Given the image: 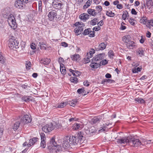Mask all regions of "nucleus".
I'll return each mask as SVG.
<instances>
[{"instance_id":"1","label":"nucleus","mask_w":153,"mask_h":153,"mask_svg":"<svg viewBox=\"0 0 153 153\" xmlns=\"http://www.w3.org/2000/svg\"><path fill=\"white\" fill-rule=\"evenodd\" d=\"M117 142L120 144L128 143L130 146L134 147L140 146L141 143V142L139 139H136L131 136L127 137H125L121 139H118Z\"/></svg>"},{"instance_id":"2","label":"nucleus","mask_w":153,"mask_h":153,"mask_svg":"<svg viewBox=\"0 0 153 153\" xmlns=\"http://www.w3.org/2000/svg\"><path fill=\"white\" fill-rule=\"evenodd\" d=\"M84 134L83 132H79L78 133L76 134L74 136H71L72 138H71V140H72V142L75 143V145L78 143L81 144L82 143V138L83 137ZM71 141L72 142V140Z\"/></svg>"},{"instance_id":"3","label":"nucleus","mask_w":153,"mask_h":153,"mask_svg":"<svg viewBox=\"0 0 153 153\" xmlns=\"http://www.w3.org/2000/svg\"><path fill=\"white\" fill-rule=\"evenodd\" d=\"M8 46L11 49H16L19 48V42L14 37H12L9 40Z\"/></svg>"},{"instance_id":"4","label":"nucleus","mask_w":153,"mask_h":153,"mask_svg":"<svg viewBox=\"0 0 153 153\" xmlns=\"http://www.w3.org/2000/svg\"><path fill=\"white\" fill-rule=\"evenodd\" d=\"M71 138H72L71 136L70 137H64L62 143V146L64 149L69 148L71 146L76 145L75 143H74V142L71 141Z\"/></svg>"},{"instance_id":"5","label":"nucleus","mask_w":153,"mask_h":153,"mask_svg":"<svg viewBox=\"0 0 153 153\" xmlns=\"http://www.w3.org/2000/svg\"><path fill=\"white\" fill-rule=\"evenodd\" d=\"M7 22L9 25L12 28L15 29L16 28L17 24L15 18L12 14H10L8 16Z\"/></svg>"},{"instance_id":"6","label":"nucleus","mask_w":153,"mask_h":153,"mask_svg":"<svg viewBox=\"0 0 153 153\" xmlns=\"http://www.w3.org/2000/svg\"><path fill=\"white\" fill-rule=\"evenodd\" d=\"M52 6L55 8L61 10L64 7V4L62 0H54L52 3Z\"/></svg>"},{"instance_id":"7","label":"nucleus","mask_w":153,"mask_h":153,"mask_svg":"<svg viewBox=\"0 0 153 153\" xmlns=\"http://www.w3.org/2000/svg\"><path fill=\"white\" fill-rule=\"evenodd\" d=\"M54 128L52 123L45 125L42 128L43 131L45 133H49L54 129Z\"/></svg>"},{"instance_id":"8","label":"nucleus","mask_w":153,"mask_h":153,"mask_svg":"<svg viewBox=\"0 0 153 153\" xmlns=\"http://www.w3.org/2000/svg\"><path fill=\"white\" fill-rule=\"evenodd\" d=\"M55 137L53 136L51 138V139L50 142L48 145V148L50 151L52 152V150H53L54 146H56L57 143L55 140Z\"/></svg>"},{"instance_id":"9","label":"nucleus","mask_w":153,"mask_h":153,"mask_svg":"<svg viewBox=\"0 0 153 153\" xmlns=\"http://www.w3.org/2000/svg\"><path fill=\"white\" fill-rule=\"evenodd\" d=\"M32 120L31 118L29 115H25L21 119L20 121L22 123L25 125L30 123Z\"/></svg>"},{"instance_id":"10","label":"nucleus","mask_w":153,"mask_h":153,"mask_svg":"<svg viewBox=\"0 0 153 153\" xmlns=\"http://www.w3.org/2000/svg\"><path fill=\"white\" fill-rule=\"evenodd\" d=\"M57 15L56 12L54 10H51L48 15V16L49 20L51 21H53L57 18Z\"/></svg>"},{"instance_id":"11","label":"nucleus","mask_w":153,"mask_h":153,"mask_svg":"<svg viewBox=\"0 0 153 153\" xmlns=\"http://www.w3.org/2000/svg\"><path fill=\"white\" fill-rule=\"evenodd\" d=\"M105 56V54L104 53H101L94 57L92 59L96 62L100 61L104 58Z\"/></svg>"},{"instance_id":"12","label":"nucleus","mask_w":153,"mask_h":153,"mask_svg":"<svg viewBox=\"0 0 153 153\" xmlns=\"http://www.w3.org/2000/svg\"><path fill=\"white\" fill-rule=\"evenodd\" d=\"M14 5L16 8L20 9H23L25 5L22 0H16Z\"/></svg>"},{"instance_id":"13","label":"nucleus","mask_w":153,"mask_h":153,"mask_svg":"<svg viewBox=\"0 0 153 153\" xmlns=\"http://www.w3.org/2000/svg\"><path fill=\"white\" fill-rule=\"evenodd\" d=\"M91 63L90 65V66L92 68H97L101 66L100 63H96V61H94L92 59L91 60Z\"/></svg>"},{"instance_id":"14","label":"nucleus","mask_w":153,"mask_h":153,"mask_svg":"<svg viewBox=\"0 0 153 153\" xmlns=\"http://www.w3.org/2000/svg\"><path fill=\"white\" fill-rule=\"evenodd\" d=\"M83 127V125L81 123H76L72 126V128L74 130H77L81 129Z\"/></svg>"},{"instance_id":"15","label":"nucleus","mask_w":153,"mask_h":153,"mask_svg":"<svg viewBox=\"0 0 153 153\" xmlns=\"http://www.w3.org/2000/svg\"><path fill=\"white\" fill-rule=\"evenodd\" d=\"M50 59L47 58H44L41 59L40 60V63L46 65H48L51 62Z\"/></svg>"},{"instance_id":"16","label":"nucleus","mask_w":153,"mask_h":153,"mask_svg":"<svg viewBox=\"0 0 153 153\" xmlns=\"http://www.w3.org/2000/svg\"><path fill=\"white\" fill-rule=\"evenodd\" d=\"M39 139L37 137H33L29 140V142L28 147H30L33 145Z\"/></svg>"},{"instance_id":"17","label":"nucleus","mask_w":153,"mask_h":153,"mask_svg":"<svg viewBox=\"0 0 153 153\" xmlns=\"http://www.w3.org/2000/svg\"><path fill=\"white\" fill-rule=\"evenodd\" d=\"M71 58L72 60L76 61V62H79L80 59V55L78 54H75L71 56Z\"/></svg>"},{"instance_id":"18","label":"nucleus","mask_w":153,"mask_h":153,"mask_svg":"<svg viewBox=\"0 0 153 153\" xmlns=\"http://www.w3.org/2000/svg\"><path fill=\"white\" fill-rule=\"evenodd\" d=\"M111 125V123H105L101 125L100 129L99 130L100 131H104L106 130L107 126H108L110 125Z\"/></svg>"},{"instance_id":"19","label":"nucleus","mask_w":153,"mask_h":153,"mask_svg":"<svg viewBox=\"0 0 153 153\" xmlns=\"http://www.w3.org/2000/svg\"><path fill=\"white\" fill-rule=\"evenodd\" d=\"M79 17L81 19L86 21L89 18V16L87 13H83L81 14L79 16Z\"/></svg>"},{"instance_id":"20","label":"nucleus","mask_w":153,"mask_h":153,"mask_svg":"<svg viewBox=\"0 0 153 153\" xmlns=\"http://www.w3.org/2000/svg\"><path fill=\"white\" fill-rule=\"evenodd\" d=\"M68 103L67 102H63L60 103H58L57 105H56V106L55 107L56 108H62L65 106Z\"/></svg>"},{"instance_id":"21","label":"nucleus","mask_w":153,"mask_h":153,"mask_svg":"<svg viewBox=\"0 0 153 153\" xmlns=\"http://www.w3.org/2000/svg\"><path fill=\"white\" fill-rule=\"evenodd\" d=\"M106 45L104 43H101L99 45L98 48L96 50L97 51L103 50L106 48Z\"/></svg>"},{"instance_id":"22","label":"nucleus","mask_w":153,"mask_h":153,"mask_svg":"<svg viewBox=\"0 0 153 153\" xmlns=\"http://www.w3.org/2000/svg\"><path fill=\"white\" fill-rule=\"evenodd\" d=\"M60 71L61 74L63 75H65L66 74V70L63 64H60Z\"/></svg>"},{"instance_id":"23","label":"nucleus","mask_w":153,"mask_h":153,"mask_svg":"<svg viewBox=\"0 0 153 153\" xmlns=\"http://www.w3.org/2000/svg\"><path fill=\"white\" fill-rule=\"evenodd\" d=\"M127 47L130 49H132L135 46V43L133 41H130L126 44Z\"/></svg>"},{"instance_id":"24","label":"nucleus","mask_w":153,"mask_h":153,"mask_svg":"<svg viewBox=\"0 0 153 153\" xmlns=\"http://www.w3.org/2000/svg\"><path fill=\"white\" fill-rule=\"evenodd\" d=\"M20 123H21V122L20 120H18L14 123L13 128L14 131L17 130L20 124Z\"/></svg>"},{"instance_id":"25","label":"nucleus","mask_w":153,"mask_h":153,"mask_svg":"<svg viewBox=\"0 0 153 153\" xmlns=\"http://www.w3.org/2000/svg\"><path fill=\"white\" fill-rule=\"evenodd\" d=\"M123 40L124 42L127 44L131 40L130 36L127 35L124 36L123 38Z\"/></svg>"},{"instance_id":"26","label":"nucleus","mask_w":153,"mask_h":153,"mask_svg":"<svg viewBox=\"0 0 153 153\" xmlns=\"http://www.w3.org/2000/svg\"><path fill=\"white\" fill-rule=\"evenodd\" d=\"M30 96H24L22 98V100L24 101L25 102H28L30 101H31V99H30Z\"/></svg>"},{"instance_id":"27","label":"nucleus","mask_w":153,"mask_h":153,"mask_svg":"<svg viewBox=\"0 0 153 153\" xmlns=\"http://www.w3.org/2000/svg\"><path fill=\"white\" fill-rule=\"evenodd\" d=\"M88 13L90 15H92L93 16H95L97 14V13H96L95 10L93 9H89L88 10Z\"/></svg>"},{"instance_id":"28","label":"nucleus","mask_w":153,"mask_h":153,"mask_svg":"<svg viewBox=\"0 0 153 153\" xmlns=\"http://www.w3.org/2000/svg\"><path fill=\"white\" fill-rule=\"evenodd\" d=\"M95 50L93 48H91L89 52L87 53V56L92 57L93 56V54L95 53Z\"/></svg>"},{"instance_id":"29","label":"nucleus","mask_w":153,"mask_h":153,"mask_svg":"<svg viewBox=\"0 0 153 153\" xmlns=\"http://www.w3.org/2000/svg\"><path fill=\"white\" fill-rule=\"evenodd\" d=\"M53 150H52V151L53 152V150L55 151L56 152H59L61 150V146L60 145H57V144L56 146H54Z\"/></svg>"},{"instance_id":"30","label":"nucleus","mask_w":153,"mask_h":153,"mask_svg":"<svg viewBox=\"0 0 153 153\" xmlns=\"http://www.w3.org/2000/svg\"><path fill=\"white\" fill-rule=\"evenodd\" d=\"M101 119L100 117H94L92 119V121L94 123H99L100 120Z\"/></svg>"},{"instance_id":"31","label":"nucleus","mask_w":153,"mask_h":153,"mask_svg":"<svg viewBox=\"0 0 153 153\" xmlns=\"http://www.w3.org/2000/svg\"><path fill=\"white\" fill-rule=\"evenodd\" d=\"M106 14L108 16L111 17H113L115 15V13H114L112 12L111 11H106Z\"/></svg>"},{"instance_id":"32","label":"nucleus","mask_w":153,"mask_h":153,"mask_svg":"<svg viewBox=\"0 0 153 153\" xmlns=\"http://www.w3.org/2000/svg\"><path fill=\"white\" fill-rule=\"evenodd\" d=\"M102 10V6L100 5H98L96 6V10L95 11L97 13V14L98 13H100Z\"/></svg>"},{"instance_id":"33","label":"nucleus","mask_w":153,"mask_h":153,"mask_svg":"<svg viewBox=\"0 0 153 153\" xmlns=\"http://www.w3.org/2000/svg\"><path fill=\"white\" fill-rule=\"evenodd\" d=\"M39 46L41 49L45 50L46 49V45L44 42H39Z\"/></svg>"},{"instance_id":"34","label":"nucleus","mask_w":153,"mask_h":153,"mask_svg":"<svg viewBox=\"0 0 153 153\" xmlns=\"http://www.w3.org/2000/svg\"><path fill=\"white\" fill-rule=\"evenodd\" d=\"M92 0H88L86 3L84 5L83 8L86 9L89 7L91 4Z\"/></svg>"},{"instance_id":"35","label":"nucleus","mask_w":153,"mask_h":153,"mask_svg":"<svg viewBox=\"0 0 153 153\" xmlns=\"http://www.w3.org/2000/svg\"><path fill=\"white\" fill-rule=\"evenodd\" d=\"M147 18L146 17H143L141 18L140 20V22L141 23L145 24L146 23Z\"/></svg>"},{"instance_id":"36","label":"nucleus","mask_w":153,"mask_h":153,"mask_svg":"<svg viewBox=\"0 0 153 153\" xmlns=\"http://www.w3.org/2000/svg\"><path fill=\"white\" fill-rule=\"evenodd\" d=\"M85 90L84 88H79L77 90V92L79 94H82L83 95H85L86 94L85 93Z\"/></svg>"},{"instance_id":"37","label":"nucleus","mask_w":153,"mask_h":153,"mask_svg":"<svg viewBox=\"0 0 153 153\" xmlns=\"http://www.w3.org/2000/svg\"><path fill=\"white\" fill-rule=\"evenodd\" d=\"M146 5L148 7L150 8L153 6V1L152 0L147 1L146 2Z\"/></svg>"},{"instance_id":"38","label":"nucleus","mask_w":153,"mask_h":153,"mask_svg":"<svg viewBox=\"0 0 153 153\" xmlns=\"http://www.w3.org/2000/svg\"><path fill=\"white\" fill-rule=\"evenodd\" d=\"M108 56L111 59H113V56H114V53L112 50H110L108 53Z\"/></svg>"},{"instance_id":"39","label":"nucleus","mask_w":153,"mask_h":153,"mask_svg":"<svg viewBox=\"0 0 153 153\" xmlns=\"http://www.w3.org/2000/svg\"><path fill=\"white\" fill-rule=\"evenodd\" d=\"M98 21V19L95 18L91 21L90 23L91 25H94L97 24Z\"/></svg>"},{"instance_id":"40","label":"nucleus","mask_w":153,"mask_h":153,"mask_svg":"<svg viewBox=\"0 0 153 153\" xmlns=\"http://www.w3.org/2000/svg\"><path fill=\"white\" fill-rule=\"evenodd\" d=\"M135 100L138 103H140L141 104H143L145 102V101L140 98H135Z\"/></svg>"},{"instance_id":"41","label":"nucleus","mask_w":153,"mask_h":153,"mask_svg":"<svg viewBox=\"0 0 153 153\" xmlns=\"http://www.w3.org/2000/svg\"><path fill=\"white\" fill-rule=\"evenodd\" d=\"M70 81L71 82L75 84L78 82L77 78L75 77H71L70 78Z\"/></svg>"},{"instance_id":"42","label":"nucleus","mask_w":153,"mask_h":153,"mask_svg":"<svg viewBox=\"0 0 153 153\" xmlns=\"http://www.w3.org/2000/svg\"><path fill=\"white\" fill-rule=\"evenodd\" d=\"M6 61V59L3 56L2 54L0 55V63L1 64H4Z\"/></svg>"},{"instance_id":"43","label":"nucleus","mask_w":153,"mask_h":153,"mask_svg":"<svg viewBox=\"0 0 153 153\" xmlns=\"http://www.w3.org/2000/svg\"><path fill=\"white\" fill-rule=\"evenodd\" d=\"M40 147L42 148H44L46 147V143L45 140H41Z\"/></svg>"},{"instance_id":"44","label":"nucleus","mask_w":153,"mask_h":153,"mask_svg":"<svg viewBox=\"0 0 153 153\" xmlns=\"http://www.w3.org/2000/svg\"><path fill=\"white\" fill-rule=\"evenodd\" d=\"M77 101L76 100H73L72 101H70L69 103V105L72 106H74L77 103Z\"/></svg>"},{"instance_id":"45","label":"nucleus","mask_w":153,"mask_h":153,"mask_svg":"<svg viewBox=\"0 0 153 153\" xmlns=\"http://www.w3.org/2000/svg\"><path fill=\"white\" fill-rule=\"evenodd\" d=\"M74 31L76 33L77 35H78L81 34L80 29L78 27H76L74 29Z\"/></svg>"},{"instance_id":"46","label":"nucleus","mask_w":153,"mask_h":153,"mask_svg":"<svg viewBox=\"0 0 153 153\" xmlns=\"http://www.w3.org/2000/svg\"><path fill=\"white\" fill-rule=\"evenodd\" d=\"M144 51L142 49H140L137 52V54L140 55V56L144 55Z\"/></svg>"},{"instance_id":"47","label":"nucleus","mask_w":153,"mask_h":153,"mask_svg":"<svg viewBox=\"0 0 153 153\" xmlns=\"http://www.w3.org/2000/svg\"><path fill=\"white\" fill-rule=\"evenodd\" d=\"M91 30V29L90 28H88L87 29H85L83 33V34L84 35H88L89 34H90L89 33L90 31V30Z\"/></svg>"},{"instance_id":"48","label":"nucleus","mask_w":153,"mask_h":153,"mask_svg":"<svg viewBox=\"0 0 153 153\" xmlns=\"http://www.w3.org/2000/svg\"><path fill=\"white\" fill-rule=\"evenodd\" d=\"M21 87L23 88L28 90H29V88L30 87V86H28L25 84H23L22 85Z\"/></svg>"},{"instance_id":"49","label":"nucleus","mask_w":153,"mask_h":153,"mask_svg":"<svg viewBox=\"0 0 153 153\" xmlns=\"http://www.w3.org/2000/svg\"><path fill=\"white\" fill-rule=\"evenodd\" d=\"M31 64V63L29 61L27 62V63L26 64V67L27 69H30V68Z\"/></svg>"},{"instance_id":"50","label":"nucleus","mask_w":153,"mask_h":153,"mask_svg":"<svg viewBox=\"0 0 153 153\" xmlns=\"http://www.w3.org/2000/svg\"><path fill=\"white\" fill-rule=\"evenodd\" d=\"M126 15H128V13L127 11H126L123 14L122 17V19L125 20L126 18Z\"/></svg>"},{"instance_id":"51","label":"nucleus","mask_w":153,"mask_h":153,"mask_svg":"<svg viewBox=\"0 0 153 153\" xmlns=\"http://www.w3.org/2000/svg\"><path fill=\"white\" fill-rule=\"evenodd\" d=\"M41 140H45V135L44 133L41 132L40 133Z\"/></svg>"},{"instance_id":"52","label":"nucleus","mask_w":153,"mask_h":153,"mask_svg":"<svg viewBox=\"0 0 153 153\" xmlns=\"http://www.w3.org/2000/svg\"><path fill=\"white\" fill-rule=\"evenodd\" d=\"M85 26V25L84 24L82 23L80 26L78 27L80 29V31L81 33L82 32V31H83Z\"/></svg>"},{"instance_id":"53","label":"nucleus","mask_w":153,"mask_h":153,"mask_svg":"<svg viewBox=\"0 0 153 153\" xmlns=\"http://www.w3.org/2000/svg\"><path fill=\"white\" fill-rule=\"evenodd\" d=\"M99 63H100V65H101V64L102 65H104L106 64H107L108 63V61L106 59H104V60H102Z\"/></svg>"},{"instance_id":"54","label":"nucleus","mask_w":153,"mask_h":153,"mask_svg":"<svg viewBox=\"0 0 153 153\" xmlns=\"http://www.w3.org/2000/svg\"><path fill=\"white\" fill-rule=\"evenodd\" d=\"M134 21H135V19L131 18H130L128 20L129 22L131 25L133 26L135 25Z\"/></svg>"},{"instance_id":"55","label":"nucleus","mask_w":153,"mask_h":153,"mask_svg":"<svg viewBox=\"0 0 153 153\" xmlns=\"http://www.w3.org/2000/svg\"><path fill=\"white\" fill-rule=\"evenodd\" d=\"M89 33L88 35H89V36L90 37H93L95 36V32L93 30L92 31L91 30H90V31H89Z\"/></svg>"},{"instance_id":"56","label":"nucleus","mask_w":153,"mask_h":153,"mask_svg":"<svg viewBox=\"0 0 153 153\" xmlns=\"http://www.w3.org/2000/svg\"><path fill=\"white\" fill-rule=\"evenodd\" d=\"M68 70L74 76L77 77L76 74H75V71L74 70H72L71 69H69Z\"/></svg>"},{"instance_id":"57","label":"nucleus","mask_w":153,"mask_h":153,"mask_svg":"<svg viewBox=\"0 0 153 153\" xmlns=\"http://www.w3.org/2000/svg\"><path fill=\"white\" fill-rule=\"evenodd\" d=\"M75 74H76V76H79L81 74V73L79 71L75 70Z\"/></svg>"},{"instance_id":"58","label":"nucleus","mask_w":153,"mask_h":153,"mask_svg":"<svg viewBox=\"0 0 153 153\" xmlns=\"http://www.w3.org/2000/svg\"><path fill=\"white\" fill-rule=\"evenodd\" d=\"M58 61L59 62V63L60 64H60H62V62H64V60L62 58L60 57L59 58Z\"/></svg>"},{"instance_id":"59","label":"nucleus","mask_w":153,"mask_h":153,"mask_svg":"<svg viewBox=\"0 0 153 153\" xmlns=\"http://www.w3.org/2000/svg\"><path fill=\"white\" fill-rule=\"evenodd\" d=\"M101 28L99 26H96L94 27L93 29V30H94L95 31H97L100 29Z\"/></svg>"},{"instance_id":"60","label":"nucleus","mask_w":153,"mask_h":153,"mask_svg":"<svg viewBox=\"0 0 153 153\" xmlns=\"http://www.w3.org/2000/svg\"><path fill=\"white\" fill-rule=\"evenodd\" d=\"M61 45L62 46L66 47L68 46V44L65 42H62L61 43Z\"/></svg>"},{"instance_id":"61","label":"nucleus","mask_w":153,"mask_h":153,"mask_svg":"<svg viewBox=\"0 0 153 153\" xmlns=\"http://www.w3.org/2000/svg\"><path fill=\"white\" fill-rule=\"evenodd\" d=\"M83 85L86 86H88L89 85V82L88 81H85L83 82Z\"/></svg>"},{"instance_id":"62","label":"nucleus","mask_w":153,"mask_h":153,"mask_svg":"<svg viewBox=\"0 0 153 153\" xmlns=\"http://www.w3.org/2000/svg\"><path fill=\"white\" fill-rule=\"evenodd\" d=\"M77 119H78L76 118L72 117V118H71L69 120V122H72V121H77Z\"/></svg>"},{"instance_id":"63","label":"nucleus","mask_w":153,"mask_h":153,"mask_svg":"<svg viewBox=\"0 0 153 153\" xmlns=\"http://www.w3.org/2000/svg\"><path fill=\"white\" fill-rule=\"evenodd\" d=\"M107 82L109 83H114L115 82V81L113 79H108Z\"/></svg>"},{"instance_id":"64","label":"nucleus","mask_w":153,"mask_h":153,"mask_svg":"<svg viewBox=\"0 0 153 153\" xmlns=\"http://www.w3.org/2000/svg\"><path fill=\"white\" fill-rule=\"evenodd\" d=\"M131 13L133 14L136 15L137 14V12L134 8H132L131 11Z\"/></svg>"}]
</instances>
